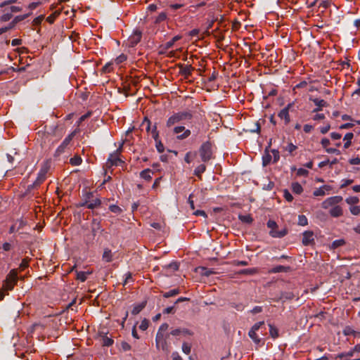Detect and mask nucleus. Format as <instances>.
<instances>
[{"mask_svg": "<svg viewBox=\"0 0 360 360\" xmlns=\"http://www.w3.org/2000/svg\"><path fill=\"white\" fill-rule=\"evenodd\" d=\"M343 200L340 195L329 197L321 203V207L325 210L329 209V214L333 217H340L343 215V210L338 204Z\"/></svg>", "mask_w": 360, "mask_h": 360, "instance_id": "obj_1", "label": "nucleus"}, {"mask_svg": "<svg viewBox=\"0 0 360 360\" xmlns=\"http://www.w3.org/2000/svg\"><path fill=\"white\" fill-rule=\"evenodd\" d=\"M193 118V113L191 110L179 111L170 116L166 122V126L170 128L176 124L181 123L184 120H191Z\"/></svg>", "mask_w": 360, "mask_h": 360, "instance_id": "obj_2", "label": "nucleus"}, {"mask_svg": "<svg viewBox=\"0 0 360 360\" xmlns=\"http://www.w3.org/2000/svg\"><path fill=\"white\" fill-rule=\"evenodd\" d=\"M169 325L167 323H162L156 334L155 343L156 347L163 351H167L168 349L167 338L169 337V334H167L166 337L164 335V333L168 329Z\"/></svg>", "mask_w": 360, "mask_h": 360, "instance_id": "obj_3", "label": "nucleus"}, {"mask_svg": "<svg viewBox=\"0 0 360 360\" xmlns=\"http://www.w3.org/2000/svg\"><path fill=\"white\" fill-rule=\"evenodd\" d=\"M77 132V131L75 130L65 138L60 145L57 148L55 152V156H60L70 150L72 146L71 143L72 139L75 137Z\"/></svg>", "mask_w": 360, "mask_h": 360, "instance_id": "obj_4", "label": "nucleus"}, {"mask_svg": "<svg viewBox=\"0 0 360 360\" xmlns=\"http://www.w3.org/2000/svg\"><path fill=\"white\" fill-rule=\"evenodd\" d=\"M18 270L11 269L4 281L3 288L5 290H12L18 281Z\"/></svg>", "mask_w": 360, "mask_h": 360, "instance_id": "obj_5", "label": "nucleus"}, {"mask_svg": "<svg viewBox=\"0 0 360 360\" xmlns=\"http://www.w3.org/2000/svg\"><path fill=\"white\" fill-rule=\"evenodd\" d=\"M266 226L270 229L269 235L273 238H281L288 234V229L283 228L279 230L278 224L274 220L269 219L266 223Z\"/></svg>", "mask_w": 360, "mask_h": 360, "instance_id": "obj_6", "label": "nucleus"}, {"mask_svg": "<svg viewBox=\"0 0 360 360\" xmlns=\"http://www.w3.org/2000/svg\"><path fill=\"white\" fill-rule=\"evenodd\" d=\"M134 147L132 146V143H128V139L122 140V143L117 148L115 151L112 153H110L108 158H120V155L122 153H126L130 154L131 152H134Z\"/></svg>", "mask_w": 360, "mask_h": 360, "instance_id": "obj_7", "label": "nucleus"}, {"mask_svg": "<svg viewBox=\"0 0 360 360\" xmlns=\"http://www.w3.org/2000/svg\"><path fill=\"white\" fill-rule=\"evenodd\" d=\"M51 163L49 159H46L41 165V168L37 174L38 181L44 182L46 179V174L50 170Z\"/></svg>", "mask_w": 360, "mask_h": 360, "instance_id": "obj_8", "label": "nucleus"}, {"mask_svg": "<svg viewBox=\"0 0 360 360\" xmlns=\"http://www.w3.org/2000/svg\"><path fill=\"white\" fill-rule=\"evenodd\" d=\"M212 148L211 142L206 141L203 143L199 150L200 158H211L213 153Z\"/></svg>", "mask_w": 360, "mask_h": 360, "instance_id": "obj_9", "label": "nucleus"}, {"mask_svg": "<svg viewBox=\"0 0 360 360\" xmlns=\"http://www.w3.org/2000/svg\"><path fill=\"white\" fill-rule=\"evenodd\" d=\"M302 236V243L304 245H311L314 243V233L312 231H305Z\"/></svg>", "mask_w": 360, "mask_h": 360, "instance_id": "obj_10", "label": "nucleus"}, {"mask_svg": "<svg viewBox=\"0 0 360 360\" xmlns=\"http://www.w3.org/2000/svg\"><path fill=\"white\" fill-rule=\"evenodd\" d=\"M142 32L140 30H135L128 39L129 47H134L141 41Z\"/></svg>", "mask_w": 360, "mask_h": 360, "instance_id": "obj_11", "label": "nucleus"}, {"mask_svg": "<svg viewBox=\"0 0 360 360\" xmlns=\"http://www.w3.org/2000/svg\"><path fill=\"white\" fill-rule=\"evenodd\" d=\"M309 100L316 105V108L312 110V112H318L322 110L323 107H327L328 105V103L323 99H319L317 98H314L310 97Z\"/></svg>", "mask_w": 360, "mask_h": 360, "instance_id": "obj_12", "label": "nucleus"}, {"mask_svg": "<svg viewBox=\"0 0 360 360\" xmlns=\"http://www.w3.org/2000/svg\"><path fill=\"white\" fill-rule=\"evenodd\" d=\"M91 232H92V234L94 236H95L96 235V233L98 231H101V233L104 231V229H102V226H101V220L97 218L93 219V220L91 221Z\"/></svg>", "mask_w": 360, "mask_h": 360, "instance_id": "obj_13", "label": "nucleus"}, {"mask_svg": "<svg viewBox=\"0 0 360 360\" xmlns=\"http://www.w3.org/2000/svg\"><path fill=\"white\" fill-rule=\"evenodd\" d=\"M179 74L184 76L185 78H188L191 75V71L193 68L191 65L179 64Z\"/></svg>", "mask_w": 360, "mask_h": 360, "instance_id": "obj_14", "label": "nucleus"}, {"mask_svg": "<svg viewBox=\"0 0 360 360\" xmlns=\"http://www.w3.org/2000/svg\"><path fill=\"white\" fill-rule=\"evenodd\" d=\"M332 190V186L330 185H323L319 188L316 189L313 192L314 196H323L326 195V192H329Z\"/></svg>", "mask_w": 360, "mask_h": 360, "instance_id": "obj_15", "label": "nucleus"}, {"mask_svg": "<svg viewBox=\"0 0 360 360\" xmlns=\"http://www.w3.org/2000/svg\"><path fill=\"white\" fill-rule=\"evenodd\" d=\"M295 297L292 292H281L276 302L282 301L283 302L287 300H292Z\"/></svg>", "mask_w": 360, "mask_h": 360, "instance_id": "obj_16", "label": "nucleus"}, {"mask_svg": "<svg viewBox=\"0 0 360 360\" xmlns=\"http://www.w3.org/2000/svg\"><path fill=\"white\" fill-rule=\"evenodd\" d=\"M124 162L122 159H108L105 167L108 169H110L113 166H121L123 167Z\"/></svg>", "mask_w": 360, "mask_h": 360, "instance_id": "obj_17", "label": "nucleus"}, {"mask_svg": "<svg viewBox=\"0 0 360 360\" xmlns=\"http://www.w3.org/2000/svg\"><path fill=\"white\" fill-rule=\"evenodd\" d=\"M278 116L284 120L285 124H288L290 122L289 111L287 110V108H283L279 112Z\"/></svg>", "mask_w": 360, "mask_h": 360, "instance_id": "obj_18", "label": "nucleus"}, {"mask_svg": "<svg viewBox=\"0 0 360 360\" xmlns=\"http://www.w3.org/2000/svg\"><path fill=\"white\" fill-rule=\"evenodd\" d=\"M169 335H172L173 336H179L182 334L184 335H191V332L188 329H186V328H175V329H173L170 331L169 333H168Z\"/></svg>", "mask_w": 360, "mask_h": 360, "instance_id": "obj_19", "label": "nucleus"}, {"mask_svg": "<svg viewBox=\"0 0 360 360\" xmlns=\"http://www.w3.org/2000/svg\"><path fill=\"white\" fill-rule=\"evenodd\" d=\"M290 270V266H285L282 265L276 266L269 271L271 274H277L280 272H288Z\"/></svg>", "mask_w": 360, "mask_h": 360, "instance_id": "obj_20", "label": "nucleus"}, {"mask_svg": "<svg viewBox=\"0 0 360 360\" xmlns=\"http://www.w3.org/2000/svg\"><path fill=\"white\" fill-rule=\"evenodd\" d=\"M181 38V36L176 35V36L174 37L170 41L166 42L163 45H161V47H162L165 50H168V49H171L174 46V43L176 41H177L178 40H179Z\"/></svg>", "mask_w": 360, "mask_h": 360, "instance_id": "obj_21", "label": "nucleus"}, {"mask_svg": "<svg viewBox=\"0 0 360 360\" xmlns=\"http://www.w3.org/2000/svg\"><path fill=\"white\" fill-rule=\"evenodd\" d=\"M146 305V301L135 305L131 311L133 315L139 314Z\"/></svg>", "mask_w": 360, "mask_h": 360, "instance_id": "obj_22", "label": "nucleus"}, {"mask_svg": "<svg viewBox=\"0 0 360 360\" xmlns=\"http://www.w3.org/2000/svg\"><path fill=\"white\" fill-rule=\"evenodd\" d=\"M180 293V290L179 288H174L172 290H170L168 292H165L162 293V296L165 298H169L171 297H174Z\"/></svg>", "mask_w": 360, "mask_h": 360, "instance_id": "obj_23", "label": "nucleus"}, {"mask_svg": "<svg viewBox=\"0 0 360 360\" xmlns=\"http://www.w3.org/2000/svg\"><path fill=\"white\" fill-rule=\"evenodd\" d=\"M101 200L99 198L93 199L88 205V208L94 210L98 208L101 205Z\"/></svg>", "mask_w": 360, "mask_h": 360, "instance_id": "obj_24", "label": "nucleus"}, {"mask_svg": "<svg viewBox=\"0 0 360 360\" xmlns=\"http://www.w3.org/2000/svg\"><path fill=\"white\" fill-rule=\"evenodd\" d=\"M269 334H270L271 337L273 339H276V338H278L279 333H278V328H276L274 325H272L271 323H269Z\"/></svg>", "mask_w": 360, "mask_h": 360, "instance_id": "obj_25", "label": "nucleus"}, {"mask_svg": "<svg viewBox=\"0 0 360 360\" xmlns=\"http://www.w3.org/2000/svg\"><path fill=\"white\" fill-rule=\"evenodd\" d=\"M291 188L295 194H300L303 191L302 186L298 182H293L291 185Z\"/></svg>", "mask_w": 360, "mask_h": 360, "instance_id": "obj_26", "label": "nucleus"}, {"mask_svg": "<svg viewBox=\"0 0 360 360\" xmlns=\"http://www.w3.org/2000/svg\"><path fill=\"white\" fill-rule=\"evenodd\" d=\"M248 335L255 344L259 345L261 342V338L257 335V332L250 330Z\"/></svg>", "mask_w": 360, "mask_h": 360, "instance_id": "obj_27", "label": "nucleus"}, {"mask_svg": "<svg viewBox=\"0 0 360 360\" xmlns=\"http://www.w3.org/2000/svg\"><path fill=\"white\" fill-rule=\"evenodd\" d=\"M150 174H153V172L150 169H146L140 173V176L146 181H149L151 179Z\"/></svg>", "mask_w": 360, "mask_h": 360, "instance_id": "obj_28", "label": "nucleus"}, {"mask_svg": "<svg viewBox=\"0 0 360 360\" xmlns=\"http://www.w3.org/2000/svg\"><path fill=\"white\" fill-rule=\"evenodd\" d=\"M150 125H151V122H150V120H148V118L147 117H145L141 124V127H146V131L148 133L151 134Z\"/></svg>", "mask_w": 360, "mask_h": 360, "instance_id": "obj_29", "label": "nucleus"}, {"mask_svg": "<svg viewBox=\"0 0 360 360\" xmlns=\"http://www.w3.org/2000/svg\"><path fill=\"white\" fill-rule=\"evenodd\" d=\"M112 255L111 250L109 249H105L103 254V259L106 262H110L112 261Z\"/></svg>", "mask_w": 360, "mask_h": 360, "instance_id": "obj_30", "label": "nucleus"}, {"mask_svg": "<svg viewBox=\"0 0 360 360\" xmlns=\"http://www.w3.org/2000/svg\"><path fill=\"white\" fill-rule=\"evenodd\" d=\"M4 8H5L3 11L4 12L8 11L9 13H11V14L13 13L20 12L22 10V7L17 6H11L9 7H4Z\"/></svg>", "mask_w": 360, "mask_h": 360, "instance_id": "obj_31", "label": "nucleus"}, {"mask_svg": "<svg viewBox=\"0 0 360 360\" xmlns=\"http://www.w3.org/2000/svg\"><path fill=\"white\" fill-rule=\"evenodd\" d=\"M206 167L205 165H200L194 170V174L201 178V174L205 171Z\"/></svg>", "mask_w": 360, "mask_h": 360, "instance_id": "obj_32", "label": "nucleus"}, {"mask_svg": "<svg viewBox=\"0 0 360 360\" xmlns=\"http://www.w3.org/2000/svg\"><path fill=\"white\" fill-rule=\"evenodd\" d=\"M179 264L176 262H171L170 264L166 265L165 268L168 270H171V272H174L179 269Z\"/></svg>", "mask_w": 360, "mask_h": 360, "instance_id": "obj_33", "label": "nucleus"}, {"mask_svg": "<svg viewBox=\"0 0 360 360\" xmlns=\"http://www.w3.org/2000/svg\"><path fill=\"white\" fill-rule=\"evenodd\" d=\"M238 218L242 222L246 223V224H251L253 221L252 217L250 214H247V215L240 214L238 216Z\"/></svg>", "mask_w": 360, "mask_h": 360, "instance_id": "obj_34", "label": "nucleus"}, {"mask_svg": "<svg viewBox=\"0 0 360 360\" xmlns=\"http://www.w3.org/2000/svg\"><path fill=\"white\" fill-rule=\"evenodd\" d=\"M297 146H295L292 143H288V145L285 147V150L289 153V155L294 156L295 154L293 153V151L295 150Z\"/></svg>", "mask_w": 360, "mask_h": 360, "instance_id": "obj_35", "label": "nucleus"}, {"mask_svg": "<svg viewBox=\"0 0 360 360\" xmlns=\"http://www.w3.org/2000/svg\"><path fill=\"white\" fill-rule=\"evenodd\" d=\"M43 182L38 181V179L37 178L36 180L32 184L27 186V191L30 192L33 189H35L38 188Z\"/></svg>", "mask_w": 360, "mask_h": 360, "instance_id": "obj_36", "label": "nucleus"}, {"mask_svg": "<svg viewBox=\"0 0 360 360\" xmlns=\"http://www.w3.org/2000/svg\"><path fill=\"white\" fill-rule=\"evenodd\" d=\"M102 340H103L102 344L105 347H110L114 342V340L111 338H109L106 335L103 337Z\"/></svg>", "mask_w": 360, "mask_h": 360, "instance_id": "obj_37", "label": "nucleus"}, {"mask_svg": "<svg viewBox=\"0 0 360 360\" xmlns=\"http://www.w3.org/2000/svg\"><path fill=\"white\" fill-rule=\"evenodd\" d=\"M298 225L307 226L308 224V219L305 215L301 214L298 216Z\"/></svg>", "mask_w": 360, "mask_h": 360, "instance_id": "obj_38", "label": "nucleus"}, {"mask_svg": "<svg viewBox=\"0 0 360 360\" xmlns=\"http://www.w3.org/2000/svg\"><path fill=\"white\" fill-rule=\"evenodd\" d=\"M20 21H22V18H20L19 15H17L7 26L9 30H11L14 28L15 25Z\"/></svg>", "mask_w": 360, "mask_h": 360, "instance_id": "obj_39", "label": "nucleus"}, {"mask_svg": "<svg viewBox=\"0 0 360 360\" xmlns=\"http://www.w3.org/2000/svg\"><path fill=\"white\" fill-rule=\"evenodd\" d=\"M155 141V146H156V148L158 150V151L159 153H162L164 152L165 150V148H164V146L162 144V143L161 142V141L158 139H154Z\"/></svg>", "mask_w": 360, "mask_h": 360, "instance_id": "obj_40", "label": "nucleus"}, {"mask_svg": "<svg viewBox=\"0 0 360 360\" xmlns=\"http://www.w3.org/2000/svg\"><path fill=\"white\" fill-rule=\"evenodd\" d=\"M88 274V272L85 271H79L77 273V278L82 282H84L87 278L86 276Z\"/></svg>", "mask_w": 360, "mask_h": 360, "instance_id": "obj_41", "label": "nucleus"}, {"mask_svg": "<svg viewBox=\"0 0 360 360\" xmlns=\"http://www.w3.org/2000/svg\"><path fill=\"white\" fill-rule=\"evenodd\" d=\"M337 163V159H333L331 162H330L329 159H326V160L324 161H322L319 164V167L320 168H322L324 166L326 165H328L330 164V165H333L334 164H336Z\"/></svg>", "mask_w": 360, "mask_h": 360, "instance_id": "obj_42", "label": "nucleus"}, {"mask_svg": "<svg viewBox=\"0 0 360 360\" xmlns=\"http://www.w3.org/2000/svg\"><path fill=\"white\" fill-rule=\"evenodd\" d=\"M13 17V14H11V13H9L8 11H6L4 12V14H3L1 18H0V20L1 22H7L8 20H10Z\"/></svg>", "mask_w": 360, "mask_h": 360, "instance_id": "obj_43", "label": "nucleus"}, {"mask_svg": "<svg viewBox=\"0 0 360 360\" xmlns=\"http://www.w3.org/2000/svg\"><path fill=\"white\" fill-rule=\"evenodd\" d=\"M109 210L110 212H112L115 214H119L122 212V210L119 206H117L116 205H110L109 206Z\"/></svg>", "mask_w": 360, "mask_h": 360, "instance_id": "obj_44", "label": "nucleus"}, {"mask_svg": "<svg viewBox=\"0 0 360 360\" xmlns=\"http://www.w3.org/2000/svg\"><path fill=\"white\" fill-rule=\"evenodd\" d=\"M345 201L349 205H355L359 202V199L356 196H352V197H349V198H346Z\"/></svg>", "mask_w": 360, "mask_h": 360, "instance_id": "obj_45", "label": "nucleus"}, {"mask_svg": "<svg viewBox=\"0 0 360 360\" xmlns=\"http://www.w3.org/2000/svg\"><path fill=\"white\" fill-rule=\"evenodd\" d=\"M167 18V15L165 13H160L157 18H155V23H160L161 22L165 20Z\"/></svg>", "mask_w": 360, "mask_h": 360, "instance_id": "obj_46", "label": "nucleus"}, {"mask_svg": "<svg viewBox=\"0 0 360 360\" xmlns=\"http://www.w3.org/2000/svg\"><path fill=\"white\" fill-rule=\"evenodd\" d=\"M345 243V242L343 239L335 240L332 243V248L335 249L343 245Z\"/></svg>", "mask_w": 360, "mask_h": 360, "instance_id": "obj_47", "label": "nucleus"}, {"mask_svg": "<svg viewBox=\"0 0 360 360\" xmlns=\"http://www.w3.org/2000/svg\"><path fill=\"white\" fill-rule=\"evenodd\" d=\"M134 129V127H132V128H129L125 133V138L124 140H127L128 139V143H131V139H133V137L131 136V132Z\"/></svg>", "mask_w": 360, "mask_h": 360, "instance_id": "obj_48", "label": "nucleus"}, {"mask_svg": "<svg viewBox=\"0 0 360 360\" xmlns=\"http://www.w3.org/2000/svg\"><path fill=\"white\" fill-rule=\"evenodd\" d=\"M191 350V346L187 342H184L182 345V351L186 354H189Z\"/></svg>", "mask_w": 360, "mask_h": 360, "instance_id": "obj_49", "label": "nucleus"}, {"mask_svg": "<svg viewBox=\"0 0 360 360\" xmlns=\"http://www.w3.org/2000/svg\"><path fill=\"white\" fill-rule=\"evenodd\" d=\"M29 261H30V259L28 257H26V258H24L21 263L20 264V269L21 270H24L25 269H26L27 267H28L29 266Z\"/></svg>", "mask_w": 360, "mask_h": 360, "instance_id": "obj_50", "label": "nucleus"}, {"mask_svg": "<svg viewBox=\"0 0 360 360\" xmlns=\"http://www.w3.org/2000/svg\"><path fill=\"white\" fill-rule=\"evenodd\" d=\"M190 135H191V131L189 129H185L184 131H183V134H181L180 135H177V139L183 140V139L188 137Z\"/></svg>", "mask_w": 360, "mask_h": 360, "instance_id": "obj_51", "label": "nucleus"}, {"mask_svg": "<svg viewBox=\"0 0 360 360\" xmlns=\"http://www.w3.org/2000/svg\"><path fill=\"white\" fill-rule=\"evenodd\" d=\"M94 193L92 192H86L84 196L83 199L87 202V203H89L94 198Z\"/></svg>", "mask_w": 360, "mask_h": 360, "instance_id": "obj_52", "label": "nucleus"}, {"mask_svg": "<svg viewBox=\"0 0 360 360\" xmlns=\"http://www.w3.org/2000/svg\"><path fill=\"white\" fill-rule=\"evenodd\" d=\"M112 63H108L102 68V72L104 73L110 72L112 71Z\"/></svg>", "mask_w": 360, "mask_h": 360, "instance_id": "obj_53", "label": "nucleus"}, {"mask_svg": "<svg viewBox=\"0 0 360 360\" xmlns=\"http://www.w3.org/2000/svg\"><path fill=\"white\" fill-rule=\"evenodd\" d=\"M325 149H326V151L330 154H335L336 155H340L341 154L340 151L338 149H336L335 148L326 147V148H325Z\"/></svg>", "mask_w": 360, "mask_h": 360, "instance_id": "obj_54", "label": "nucleus"}, {"mask_svg": "<svg viewBox=\"0 0 360 360\" xmlns=\"http://www.w3.org/2000/svg\"><path fill=\"white\" fill-rule=\"evenodd\" d=\"M120 347L121 349L124 352H127L131 349V345L128 342L124 341H122L120 343Z\"/></svg>", "mask_w": 360, "mask_h": 360, "instance_id": "obj_55", "label": "nucleus"}, {"mask_svg": "<svg viewBox=\"0 0 360 360\" xmlns=\"http://www.w3.org/2000/svg\"><path fill=\"white\" fill-rule=\"evenodd\" d=\"M283 197L288 202H291L293 200L292 195L287 189H285L283 191Z\"/></svg>", "mask_w": 360, "mask_h": 360, "instance_id": "obj_56", "label": "nucleus"}, {"mask_svg": "<svg viewBox=\"0 0 360 360\" xmlns=\"http://www.w3.org/2000/svg\"><path fill=\"white\" fill-rule=\"evenodd\" d=\"M251 133H259L260 131V124L258 122L255 123V127L248 129Z\"/></svg>", "mask_w": 360, "mask_h": 360, "instance_id": "obj_57", "label": "nucleus"}, {"mask_svg": "<svg viewBox=\"0 0 360 360\" xmlns=\"http://www.w3.org/2000/svg\"><path fill=\"white\" fill-rule=\"evenodd\" d=\"M274 186V183L271 181H268V183L263 185L262 188L266 191H271Z\"/></svg>", "mask_w": 360, "mask_h": 360, "instance_id": "obj_58", "label": "nucleus"}, {"mask_svg": "<svg viewBox=\"0 0 360 360\" xmlns=\"http://www.w3.org/2000/svg\"><path fill=\"white\" fill-rule=\"evenodd\" d=\"M151 136L153 139H158L159 138V133L157 130V124H155L151 129Z\"/></svg>", "mask_w": 360, "mask_h": 360, "instance_id": "obj_59", "label": "nucleus"}, {"mask_svg": "<svg viewBox=\"0 0 360 360\" xmlns=\"http://www.w3.org/2000/svg\"><path fill=\"white\" fill-rule=\"evenodd\" d=\"M264 324V321L257 322L252 326V328H250V330H253V331L257 332V330H259V329L261 328V326H263Z\"/></svg>", "mask_w": 360, "mask_h": 360, "instance_id": "obj_60", "label": "nucleus"}, {"mask_svg": "<svg viewBox=\"0 0 360 360\" xmlns=\"http://www.w3.org/2000/svg\"><path fill=\"white\" fill-rule=\"evenodd\" d=\"M349 210L352 214L359 215L360 214V206H352Z\"/></svg>", "mask_w": 360, "mask_h": 360, "instance_id": "obj_61", "label": "nucleus"}, {"mask_svg": "<svg viewBox=\"0 0 360 360\" xmlns=\"http://www.w3.org/2000/svg\"><path fill=\"white\" fill-rule=\"evenodd\" d=\"M127 56L124 55V53H122L121 55H120L119 56H117L116 58H115V63L117 64H120L122 63H123L124 61H125L127 60Z\"/></svg>", "mask_w": 360, "mask_h": 360, "instance_id": "obj_62", "label": "nucleus"}, {"mask_svg": "<svg viewBox=\"0 0 360 360\" xmlns=\"http://www.w3.org/2000/svg\"><path fill=\"white\" fill-rule=\"evenodd\" d=\"M308 173V170L304 168H300L297 170V175L299 176H307Z\"/></svg>", "mask_w": 360, "mask_h": 360, "instance_id": "obj_63", "label": "nucleus"}, {"mask_svg": "<svg viewBox=\"0 0 360 360\" xmlns=\"http://www.w3.org/2000/svg\"><path fill=\"white\" fill-rule=\"evenodd\" d=\"M125 278L123 281V285H126L129 281H132V275L131 273L127 272L124 275Z\"/></svg>", "mask_w": 360, "mask_h": 360, "instance_id": "obj_64", "label": "nucleus"}]
</instances>
